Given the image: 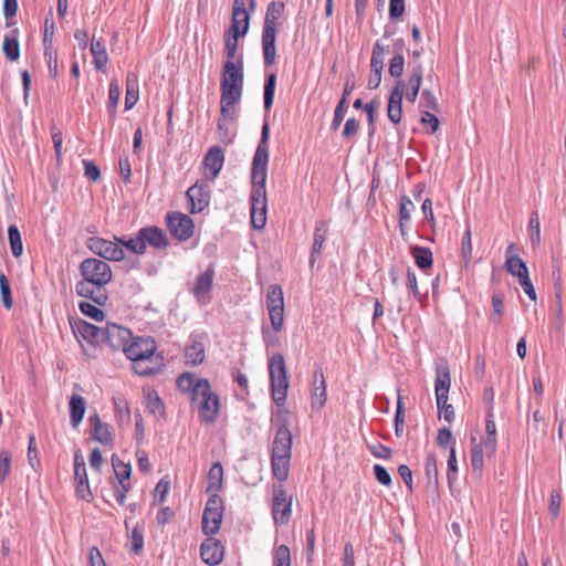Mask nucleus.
<instances>
[{"label": "nucleus", "mask_w": 566, "mask_h": 566, "mask_svg": "<svg viewBox=\"0 0 566 566\" xmlns=\"http://www.w3.org/2000/svg\"><path fill=\"white\" fill-rule=\"evenodd\" d=\"M350 92H352L350 87L348 86V84H346L344 92H343V96H342L340 101L338 102V104L336 105L335 111H334V116H333V120H332V125H331L332 130H337L339 128L342 122L344 120V117H345V114H346L347 107H348L347 97L350 94Z\"/></svg>", "instance_id": "nucleus-36"}, {"label": "nucleus", "mask_w": 566, "mask_h": 566, "mask_svg": "<svg viewBox=\"0 0 566 566\" xmlns=\"http://www.w3.org/2000/svg\"><path fill=\"white\" fill-rule=\"evenodd\" d=\"M451 386V376L447 363L438 364L436 367L434 394L439 417L451 423L454 418V408L448 403V395Z\"/></svg>", "instance_id": "nucleus-5"}, {"label": "nucleus", "mask_w": 566, "mask_h": 566, "mask_svg": "<svg viewBox=\"0 0 566 566\" xmlns=\"http://www.w3.org/2000/svg\"><path fill=\"white\" fill-rule=\"evenodd\" d=\"M55 31V23L53 20V12L50 10L49 14L44 20V31H43V46L44 50L53 48V36Z\"/></svg>", "instance_id": "nucleus-52"}, {"label": "nucleus", "mask_w": 566, "mask_h": 566, "mask_svg": "<svg viewBox=\"0 0 566 566\" xmlns=\"http://www.w3.org/2000/svg\"><path fill=\"white\" fill-rule=\"evenodd\" d=\"M81 471V473H74V479L76 481V493L81 499L86 500L88 496H91L92 493L90 490L86 470Z\"/></svg>", "instance_id": "nucleus-53"}, {"label": "nucleus", "mask_w": 566, "mask_h": 566, "mask_svg": "<svg viewBox=\"0 0 566 566\" xmlns=\"http://www.w3.org/2000/svg\"><path fill=\"white\" fill-rule=\"evenodd\" d=\"M405 67V57L402 54H395L394 57L389 62L388 73L390 76L397 78V81L401 80Z\"/></svg>", "instance_id": "nucleus-59"}, {"label": "nucleus", "mask_w": 566, "mask_h": 566, "mask_svg": "<svg viewBox=\"0 0 566 566\" xmlns=\"http://www.w3.org/2000/svg\"><path fill=\"white\" fill-rule=\"evenodd\" d=\"M269 135L270 127L268 122H264L251 166V224L256 230L263 229L266 223L268 200L265 184L269 164Z\"/></svg>", "instance_id": "nucleus-1"}, {"label": "nucleus", "mask_w": 566, "mask_h": 566, "mask_svg": "<svg viewBox=\"0 0 566 566\" xmlns=\"http://www.w3.org/2000/svg\"><path fill=\"white\" fill-rule=\"evenodd\" d=\"M223 545L214 537H208L201 543L200 557L207 565L216 566L220 564L223 559Z\"/></svg>", "instance_id": "nucleus-18"}, {"label": "nucleus", "mask_w": 566, "mask_h": 566, "mask_svg": "<svg viewBox=\"0 0 566 566\" xmlns=\"http://www.w3.org/2000/svg\"><path fill=\"white\" fill-rule=\"evenodd\" d=\"M291 455L271 454L273 476L283 482L289 476Z\"/></svg>", "instance_id": "nucleus-31"}, {"label": "nucleus", "mask_w": 566, "mask_h": 566, "mask_svg": "<svg viewBox=\"0 0 566 566\" xmlns=\"http://www.w3.org/2000/svg\"><path fill=\"white\" fill-rule=\"evenodd\" d=\"M326 403V381L323 369L316 368L313 374V389L311 405L314 409H322Z\"/></svg>", "instance_id": "nucleus-23"}, {"label": "nucleus", "mask_w": 566, "mask_h": 566, "mask_svg": "<svg viewBox=\"0 0 566 566\" xmlns=\"http://www.w3.org/2000/svg\"><path fill=\"white\" fill-rule=\"evenodd\" d=\"M403 92L405 82L402 80H399L392 87L388 98L387 116L389 120L395 125L401 122Z\"/></svg>", "instance_id": "nucleus-17"}, {"label": "nucleus", "mask_w": 566, "mask_h": 566, "mask_svg": "<svg viewBox=\"0 0 566 566\" xmlns=\"http://www.w3.org/2000/svg\"><path fill=\"white\" fill-rule=\"evenodd\" d=\"M224 163V153L219 146H213L208 149L203 157V167L206 176L210 181H214L221 171Z\"/></svg>", "instance_id": "nucleus-20"}, {"label": "nucleus", "mask_w": 566, "mask_h": 566, "mask_svg": "<svg viewBox=\"0 0 566 566\" xmlns=\"http://www.w3.org/2000/svg\"><path fill=\"white\" fill-rule=\"evenodd\" d=\"M250 15L245 9L243 0H234L232 7L231 25L228 34H233L234 38L244 36L249 31Z\"/></svg>", "instance_id": "nucleus-15"}, {"label": "nucleus", "mask_w": 566, "mask_h": 566, "mask_svg": "<svg viewBox=\"0 0 566 566\" xmlns=\"http://www.w3.org/2000/svg\"><path fill=\"white\" fill-rule=\"evenodd\" d=\"M385 60V46L376 41L371 52L370 71L382 73Z\"/></svg>", "instance_id": "nucleus-45"}, {"label": "nucleus", "mask_w": 566, "mask_h": 566, "mask_svg": "<svg viewBox=\"0 0 566 566\" xmlns=\"http://www.w3.org/2000/svg\"><path fill=\"white\" fill-rule=\"evenodd\" d=\"M269 376L270 379L287 376L286 364L282 354H273L269 359Z\"/></svg>", "instance_id": "nucleus-39"}, {"label": "nucleus", "mask_w": 566, "mask_h": 566, "mask_svg": "<svg viewBox=\"0 0 566 566\" xmlns=\"http://www.w3.org/2000/svg\"><path fill=\"white\" fill-rule=\"evenodd\" d=\"M82 280L75 285L78 296L90 298L97 305H105L107 302V285L113 277L111 266L102 259L87 258L80 264Z\"/></svg>", "instance_id": "nucleus-2"}, {"label": "nucleus", "mask_w": 566, "mask_h": 566, "mask_svg": "<svg viewBox=\"0 0 566 566\" xmlns=\"http://www.w3.org/2000/svg\"><path fill=\"white\" fill-rule=\"evenodd\" d=\"M166 226L178 241H187L193 235V220L179 211H170L166 216Z\"/></svg>", "instance_id": "nucleus-10"}, {"label": "nucleus", "mask_w": 566, "mask_h": 566, "mask_svg": "<svg viewBox=\"0 0 566 566\" xmlns=\"http://www.w3.org/2000/svg\"><path fill=\"white\" fill-rule=\"evenodd\" d=\"M91 53L95 69L97 71L105 72V66L108 63V55L104 42L102 40L92 41Z\"/></svg>", "instance_id": "nucleus-33"}, {"label": "nucleus", "mask_w": 566, "mask_h": 566, "mask_svg": "<svg viewBox=\"0 0 566 566\" xmlns=\"http://www.w3.org/2000/svg\"><path fill=\"white\" fill-rule=\"evenodd\" d=\"M88 422L93 427L91 437L105 447L114 446V434L108 423L101 420L99 415L95 411L88 417Z\"/></svg>", "instance_id": "nucleus-19"}, {"label": "nucleus", "mask_w": 566, "mask_h": 566, "mask_svg": "<svg viewBox=\"0 0 566 566\" xmlns=\"http://www.w3.org/2000/svg\"><path fill=\"white\" fill-rule=\"evenodd\" d=\"M504 315V296L503 294H494L492 296V312L490 314V321L493 324L500 325Z\"/></svg>", "instance_id": "nucleus-47"}, {"label": "nucleus", "mask_w": 566, "mask_h": 566, "mask_svg": "<svg viewBox=\"0 0 566 566\" xmlns=\"http://www.w3.org/2000/svg\"><path fill=\"white\" fill-rule=\"evenodd\" d=\"M112 465L117 482H129L132 474V467L129 463L122 461L116 454L112 455Z\"/></svg>", "instance_id": "nucleus-42"}, {"label": "nucleus", "mask_w": 566, "mask_h": 566, "mask_svg": "<svg viewBox=\"0 0 566 566\" xmlns=\"http://www.w3.org/2000/svg\"><path fill=\"white\" fill-rule=\"evenodd\" d=\"M114 240L116 241V243H118L119 247L123 248V250L126 249L127 251L134 254L143 255L136 233L129 237H114Z\"/></svg>", "instance_id": "nucleus-51"}, {"label": "nucleus", "mask_w": 566, "mask_h": 566, "mask_svg": "<svg viewBox=\"0 0 566 566\" xmlns=\"http://www.w3.org/2000/svg\"><path fill=\"white\" fill-rule=\"evenodd\" d=\"M272 328L275 333H280L284 327V305L268 310Z\"/></svg>", "instance_id": "nucleus-57"}, {"label": "nucleus", "mask_w": 566, "mask_h": 566, "mask_svg": "<svg viewBox=\"0 0 566 566\" xmlns=\"http://www.w3.org/2000/svg\"><path fill=\"white\" fill-rule=\"evenodd\" d=\"M213 279L214 268L213 264H209L208 268L198 275L192 289V294L198 301H201L209 295L213 285Z\"/></svg>", "instance_id": "nucleus-24"}, {"label": "nucleus", "mask_w": 566, "mask_h": 566, "mask_svg": "<svg viewBox=\"0 0 566 566\" xmlns=\"http://www.w3.org/2000/svg\"><path fill=\"white\" fill-rule=\"evenodd\" d=\"M410 253L415 259L416 265L420 270H427L432 266L433 256L432 251L427 247L415 245L410 248Z\"/></svg>", "instance_id": "nucleus-32"}, {"label": "nucleus", "mask_w": 566, "mask_h": 566, "mask_svg": "<svg viewBox=\"0 0 566 566\" xmlns=\"http://www.w3.org/2000/svg\"><path fill=\"white\" fill-rule=\"evenodd\" d=\"M133 370L136 375L142 377H151L161 371V364H155L154 357L143 360H132Z\"/></svg>", "instance_id": "nucleus-34"}, {"label": "nucleus", "mask_w": 566, "mask_h": 566, "mask_svg": "<svg viewBox=\"0 0 566 566\" xmlns=\"http://www.w3.org/2000/svg\"><path fill=\"white\" fill-rule=\"evenodd\" d=\"M292 514V497L287 499L282 484L273 486L272 515L275 524H287Z\"/></svg>", "instance_id": "nucleus-13"}, {"label": "nucleus", "mask_w": 566, "mask_h": 566, "mask_svg": "<svg viewBox=\"0 0 566 566\" xmlns=\"http://www.w3.org/2000/svg\"><path fill=\"white\" fill-rule=\"evenodd\" d=\"M136 235L143 254L146 253L147 248H151L155 250H165L170 244L169 238L167 237L166 232L161 228L156 226L143 227L136 232Z\"/></svg>", "instance_id": "nucleus-9"}, {"label": "nucleus", "mask_w": 566, "mask_h": 566, "mask_svg": "<svg viewBox=\"0 0 566 566\" xmlns=\"http://www.w3.org/2000/svg\"><path fill=\"white\" fill-rule=\"evenodd\" d=\"M156 350L157 344L153 337L132 336L124 354L129 360H143L154 357Z\"/></svg>", "instance_id": "nucleus-12"}, {"label": "nucleus", "mask_w": 566, "mask_h": 566, "mask_svg": "<svg viewBox=\"0 0 566 566\" xmlns=\"http://www.w3.org/2000/svg\"><path fill=\"white\" fill-rule=\"evenodd\" d=\"M198 379L199 378H196V376L192 373L186 371L177 377L176 386L181 392L188 394L189 398L195 397Z\"/></svg>", "instance_id": "nucleus-37"}, {"label": "nucleus", "mask_w": 566, "mask_h": 566, "mask_svg": "<svg viewBox=\"0 0 566 566\" xmlns=\"http://www.w3.org/2000/svg\"><path fill=\"white\" fill-rule=\"evenodd\" d=\"M458 478V461L454 448H451L448 459L447 479L450 486L457 481Z\"/></svg>", "instance_id": "nucleus-62"}, {"label": "nucleus", "mask_w": 566, "mask_h": 566, "mask_svg": "<svg viewBox=\"0 0 566 566\" xmlns=\"http://www.w3.org/2000/svg\"><path fill=\"white\" fill-rule=\"evenodd\" d=\"M69 409H70V419L71 424L73 428H77L78 424L82 422L85 409H86V402L85 399L76 394H73L69 401Z\"/></svg>", "instance_id": "nucleus-28"}, {"label": "nucleus", "mask_w": 566, "mask_h": 566, "mask_svg": "<svg viewBox=\"0 0 566 566\" xmlns=\"http://www.w3.org/2000/svg\"><path fill=\"white\" fill-rule=\"evenodd\" d=\"M190 401L198 407L199 419L205 424H212L217 421L220 413L219 396L211 390L208 379H198L196 396L190 397Z\"/></svg>", "instance_id": "nucleus-4"}, {"label": "nucleus", "mask_w": 566, "mask_h": 566, "mask_svg": "<svg viewBox=\"0 0 566 566\" xmlns=\"http://www.w3.org/2000/svg\"><path fill=\"white\" fill-rule=\"evenodd\" d=\"M328 224L326 221H319L315 226L313 244L310 255V266L313 268L317 256L321 254L323 245L326 241Z\"/></svg>", "instance_id": "nucleus-26"}, {"label": "nucleus", "mask_w": 566, "mask_h": 566, "mask_svg": "<svg viewBox=\"0 0 566 566\" xmlns=\"http://www.w3.org/2000/svg\"><path fill=\"white\" fill-rule=\"evenodd\" d=\"M8 237L10 242V249L14 258H19L23 252V243L21 233L15 224H11L8 228Z\"/></svg>", "instance_id": "nucleus-44"}, {"label": "nucleus", "mask_w": 566, "mask_h": 566, "mask_svg": "<svg viewBox=\"0 0 566 566\" xmlns=\"http://www.w3.org/2000/svg\"><path fill=\"white\" fill-rule=\"evenodd\" d=\"M275 421L276 428L271 454L291 455L292 433L289 429V411L279 409L275 413Z\"/></svg>", "instance_id": "nucleus-7"}, {"label": "nucleus", "mask_w": 566, "mask_h": 566, "mask_svg": "<svg viewBox=\"0 0 566 566\" xmlns=\"http://www.w3.org/2000/svg\"><path fill=\"white\" fill-rule=\"evenodd\" d=\"M132 74L127 75L126 81V96H125V109L129 111L132 109L136 103L138 102L139 94H138V85L137 81L134 83L130 80Z\"/></svg>", "instance_id": "nucleus-48"}, {"label": "nucleus", "mask_w": 566, "mask_h": 566, "mask_svg": "<svg viewBox=\"0 0 566 566\" xmlns=\"http://www.w3.org/2000/svg\"><path fill=\"white\" fill-rule=\"evenodd\" d=\"M423 66L421 63H416L412 65L410 73L408 75V81L405 83V94L406 98L410 103H415L423 78Z\"/></svg>", "instance_id": "nucleus-22"}, {"label": "nucleus", "mask_w": 566, "mask_h": 566, "mask_svg": "<svg viewBox=\"0 0 566 566\" xmlns=\"http://www.w3.org/2000/svg\"><path fill=\"white\" fill-rule=\"evenodd\" d=\"M223 510V500L218 494H212L208 499L202 514V532L206 535H214L219 532Z\"/></svg>", "instance_id": "nucleus-8"}, {"label": "nucleus", "mask_w": 566, "mask_h": 566, "mask_svg": "<svg viewBox=\"0 0 566 566\" xmlns=\"http://www.w3.org/2000/svg\"><path fill=\"white\" fill-rule=\"evenodd\" d=\"M461 258L465 266L469 265L472 260V232L469 224H467L461 240Z\"/></svg>", "instance_id": "nucleus-49"}, {"label": "nucleus", "mask_w": 566, "mask_h": 566, "mask_svg": "<svg viewBox=\"0 0 566 566\" xmlns=\"http://www.w3.org/2000/svg\"><path fill=\"white\" fill-rule=\"evenodd\" d=\"M276 86V74L269 73L265 76L264 87H263V104L264 109L269 112L272 108L274 94Z\"/></svg>", "instance_id": "nucleus-40"}, {"label": "nucleus", "mask_w": 566, "mask_h": 566, "mask_svg": "<svg viewBox=\"0 0 566 566\" xmlns=\"http://www.w3.org/2000/svg\"><path fill=\"white\" fill-rule=\"evenodd\" d=\"M530 241L533 247H537L541 242V222L537 211H533L528 220Z\"/></svg>", "instance_id": "nucleus-50"}, {"label": "nucleus", "mask_w": 566, "mask_h": 566, "mask_svg": "<svg viewBox=\"0 0 566 566\" xmlns=\"http://www.w3.org/2000/svg\"><path fill=\"white\" fill-rule=\"evenodd\" d=\"M119 97H120L119 82L116 77H114L111 80L109 86H108L107 112L109 114L111 119H114L116 116Z\"/></svg>", "instance_id": "nucleus-38"}, {"label": "nucleus", "mask_w": 566, "mask_h": 566, "mask_svg": "<svg viewBox=\"0 0 566 566\" xmlns=\"http://www.w3.org/2000/svg\"><path fill=\"white\" fill-rule=\"evenodd\" d=\"M78 308L85 316L96 322H102L104 319V312L90 302H81L78 304Z\"/></svg>", "instance_id": "nucleus-58"}, {"label": "nucleus", "mask_w": 566, "mask_h": 566, "mask_svg": "<svg viewBox=\"0 0 566 566\" xmlns=\"http://www.w3.org/2000/svg\"><path fill=\"white\" fill-rule=\"evenodd\" d=\"M427 488L437 490L439 488V473L437 458L433 453L427 454L423 462Z\"/></svg>", "instance_id": "nucleus-29"}, {"label": "nucleus", "mask_w": 566, "mask_h": 566, "mask_svg": "<svg viewBox=\"0 0 566 566\" xmlns=\"http://www.w3.org/2000/svg\"><path fill=\"white\" fill-rule=\"evenodd\" d=\"M132 336L130 329L115 323H107L103 343H106L114 350H122L124 353L129 340H132Z\"/></svg>", "instance_id": "nucleus-14"}, {"label": "nucleus", "mask_w": 566, "mask_h": 566, "mask_svg": "<svg viewBox=\"0 0 566 566\" xmlns=\"http://www.w3.org/2000/svg\"><path fill=\"white\" fill-rule=\"evenodd\" d=\"M265 303L268 310L284 305L283 290L280 285L272 284L268 287Z\"/></svg>", "instance_id": "nucleus-43"}, {"label": "nucleus", "mask_w": 566, "mask_h": 566, "mask_svg": "<svg viewBox=\"0 0 566 566\" xmlns=\"http://www.w3.org/2000/svg\"><path fill=\"white\" fill-rule=\"evenodd\" d=\"M186 197L190 202V213L201 212L210 202V189L207 181H197L186 191Z\"/></svg>", "instance_id": "nucleus-16"}, {"label": "nucleus", "mask_w": 566, "mask_h": 566, "mask_svg": "<svg viewBox=\"0 0 566 566\" xmlns=\"http://www.w3.org/2000/svg\"><path fill=\"white\" fill-rule=\"evenodd\" d=\"M144 547V535L138 526L134 527L130 534V552L139 555Z\"/></svg>", "instance_id": "nucleus-63"}, {"label": "nucleus", "mask_w": 566, "mask_h": 566, "mask_svg": "<svg viewBox=\"0 0 566 566\" xmlns=\"http://www.w3.org/2000/svg\"><path fill=\"white\" fill-rule=\"evenodd\" d=\"M419 107L422 111H432V112L439 111L438 99L436 98L434 94L429 88L422 90Z\"/></svg>", "instance_id": "nucleus-55"}, {"label": "nucleus", "mask_w": 566, "mask_h": 566, "mask_svg": "<svg viewBox=\"0 0 566 566\" xmlns=\"http://www.w3.org/2000/svg\"><path fill=\"white\" fill-rule=\"evenodd\" d=\"M205 358L206 354L202 337L197 334H191L185 347L186 364L198 366L203 363Z\"/></svg>", "instance_id": "nucleus-21"}, {"label": "nucleus", "mask_w": 566, "mask_h": 566, "mask_svg": "<svg viewBox=\"0 0 566 566\" xmlns=\"http://www.w3.org/2000/svg\"><path fill=\"white\" fill-rule=\"evenodd\" d=\"M77 332L80 335L91 343H103L105 327H98L85 321H80L77 324Z\"/></svg>", "instance_id": "nucleus-30"}, {"label": "nucleus", "mask_w": 566, "mask_h": 566, "mask_svg": "<svg viewBox=\"0 0 566 566\" xmlns=\"http://www.w3.org/2000/svg\"><path fill=\"white\" fill-rule=\"evenodd\" d=\"M415 209V205L408 196H402L399 202V219L405 221L411 220V211Z\"/></svg>", "instance_id": "nucleus-64"}, {"label": "nucleus", "mask_w": 566, "mask_h": 566, "mask_svg": "<svg viewBox=\"0 0 566 566\" xmlns=\"http://www.w3.org/2000/svg\"><path fill=\"white\" fill-rule=\"evenodd\" d=\"M222 479H223V468L220 462H216L211 465L208 472V486L207 492L212 494H217L218 491L222 488Z\"/></svg>", "instance_id": "nucleus-35"}, {"label": "nucleus", "mask_w": 566, "mask_h": 566, "mask_svg": "<svg viewBox=\"0 0 566 566\" xmlns=\"http://www.w3.org/2000/svg\"><path fill=\"white\" fill-rule=\"evenodd\" d=\"M0 293L3 306L7 310H11L13 306L11 284L9 279L3 273H0Z\"/></svg>", "instance_id": "nucleus-54"}, {"label": "nucleus", "mask_w": 566, "mask_h": 566, "mask_svg": "<svg viewBox=\"0 0 566 566\" xmlns=\"http://www.w3.org/2000/svg\"><path fill=\"white\" fill-rule=\"evenodd\" d=\"M147 409L155 416L164 415L165 406H164L163 400L160 399V397L158 396V394L156 391L149 392L147 395Z\"/></svg>", "instance_id": "nucleus-60"}, {"label": "nucleus", "mask_w": 566, "mask_h": 566, "mask_svg": "<svg viewBox=\"0 0 566 566\" xmlns=\"http://www.w3.org/2000/svg\"><path fill=\"white\" fill-rule=\"evenodd\" d=\"M243 88V59L240 56L237 61H226L220 82L221 94L224 98L233 101L234 97L242 96Z\"/></svg>", "instance_id": "nucleus-6"}, {"label": "nucleus", "mask_w": 566, "mask_h": 566, "mask_svg": "<svg viewBox=\"0 0 566 566\" xmlns=\"http://www.w3.org/2000/svg\"><path fill=\"white\" fill-rule=\"evenodd\" d=\"M273 566H291V553L286 545L275 548Z\"/></svg>", "instance_id": "nucleus-61"}, {"label": "nucleus", "mask_w": 566, "mask_h": 566, "mask_svg": "<svg viewBox=\"0 0 566 566\" xmlns=\"http://www.w3.org/2000/svg\"><path fill=\"white\" fill-rule=\"evenodd\" d=\"M517 250L515 244H510L505 251V268L506 271L513 276H517L518 279L522 275L528 274V270L526 263L517 255H514L513 252Z\"/></svg>", "instance_id": "nucleus-25"}, {"label": "nucleus", "mask_w": 566, "mask_h": 566, "mask_svg": "<svg viewBox=\"0 0 566 566\" xmlns=\"http://www.w3.org/2000/svg\"><path fill=\"white\" fill-rule=\"evenodd\" d=\"M471 467L474 473L479 476L482 474L484 461H483V447L476 442L475 438L471 439Z\"/></svg>", "instance_id": "nucleus-41"}, {"label": "nucleus", "mask_w": 566, "mask_h": 566, "mask_svg": "<svg viewBox=\"0 0 566 566\" xmlns=\"http://www.w3.org/2000/svg\"><path fill=\"white\" fill-rule=\"evenodd\" d=\"M271 385V398L273 402L282 409L286 402L287 390H289V376L281 378L270 379Z\"/></svg>", "instance_id": "nucleus-27"}, {"label": "nucleus", "mask_w": 566, "mask_h": 566, "mask_svg": "<svg viewBox=\"0 0 566 566\" xmlns=\"http://www.w3.org/2000/svg\"><path fill=\"white\" fill-rule=\"evenodd\" d=\"M6 57L10 61H17L20 56V45L15 35H6L2 45Z\"/></svg>", "instance_id": "nucleus-46"}, {"label": "nucleus", "mask_w": 566, "mask_h": 566, "mask_svg": "<svg viewBox=\"0 0 566 566\" xmlns=\"http://www.w3.org/2000/svg\"><path fill=\"white\" fill-rule=\"evenodd\" d=\"M44 59L50 77L56 78L59 76L57 51L54 48L44 50Z\"/></svg>", "instance_id": "nucleus-56"}, {"label": "nucleus", "mask_w": 566, "mask_h": 566, "mask_svg": "<svg viewBox=\"0 0 566 566\" xmlns=\"http://www.w3.org/2000/svg\"><path fill=\"white\" fill-rule=\"evenodd\" d=\"M86 247L94 254L107 261H122L125 258V252L116 241L106 240L99 237H91L86 241Z\"/></svg>", "instance_id": "nucleus-11"}, {"label": "nucleus", "mask_w": 566, "mask_h": 566, "mask_svg": "<svg viewBox=\"0 0 566 566\" xmlns=\"http://www.w3.org/2000/svg\"><path fill=\"white\" fill-rule=\"evenodd\" d=\"M284 11V3L281 1H272L266 9L263 29H262V51L265 66H271L276 61V29L277 20Z\"/></svg>", "instance_id": "nucleus-3"}]
</instances>
